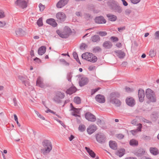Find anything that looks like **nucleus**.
I'll use <instances>...</instances> for the list:
<instances>
[{
	"instance_id": "f257e3e1",
	"label": "nucleus",
	"mask_w": 159,
	"mask_h": 159,
	"mask_svg": "<svg viewBox=\"0 0 159 159\" xmlns=\"http://www.w3.org/2000/svg\"><path fill=\"white\" fill-rule=\"evenodd\" d=\"M52 145L51 142L48 140H44L42 143V146L40 149L41 153L44 155L49 153L52 150Z\"/></svg>"
},
{
	"instance_id": "f03ea898",
	"label": "nucleus",
	"mask_w": 159,
	"mask_h": 159,
	"mask_svg": "<svg viewBox=\"0 0 159 159\" xmlns=\"http://www.w3.org/2000/svg\"><path fill=\"white\" fill-rule=\"evenodd\" d=\"M119 97V94L117 93H111L109 97L110 102L116 106H119L121 104L120 100L118 99Z\"/></svg>"
},
{
	"instance_id": "7ed1b4c3",
	"label": "nucleus",
	"mask_w": 159,
	"mask_h": 159,
	"mask_svg": "<svg viewBox=\"0 0 159 159\" xmlns=\"http://www.w3.org/2000/svg\"><path fill=\"white\" fill-rule=\"evenodd\" d=\"M56 32L61 37L66 38L69 36L71 33V31L70 28L66 27L61 31L58 30Z\"/></svg>"
},
{
	"instance_id": "20e7f679",
	"label": "nucleus",
	"mask_w": 159,
	"mask_h": 159,
	"mask_svg": "<svg viewBox=\"0 0 159 159\" xmlns=\"http://www.w3.org/2000/svg\"><path fill=\"white\" fill-rule=\"evenodd\" d=\"M82 57L83 59L92 62H96L98 59L97 57L94 54L88 52L83 53Z\"/></svg>"
},
{
	"instance_id": "39448f33",
	"label": "nucleus",
	"mask_w": 159,
	"mask_h": 159,
	"mask_svg": "<svg viewBox=\"0 0 159 159\" xmlns=\"http://www.w3.org/2000/svg\"><path fill=\"white\" fill-rule=\"evenodd\" d=\"M28 1L27 0H16L15 2L16 6L21 9L26 8L28 6Z\"/></svg>"
},
{
	"instance_id": "423d86ee",
	"label": "nucleus",
	"mask_w": 159,
	"mask_h": 159,
	"mask_svg": "<svg viewBox=\"0 0 159 159\" xmlns=\"http://www.w3.org/2000/svg\"><path fill=\"white\" fill-rule=\"evenodd\" d=\"M146 96L149 100L152 102H155L156 98L154 92L150 89H147L146 92Z\"/></svg>"
},
{
	"instance_id": "0eeeda50",
	"label": "nucleus",
	"mask_w": 159,
	"mask_h": 159,
	"mask_svg": "<svg viewBox=\"0 0 159 159\" xmlns=\"http://www.w3.org/2000/svg\"><path fill=\"white\" fill-rule=\"evenodd\" d=\"M56 17L57 21L60 22H62L66 19V16L64 12H59L56 14Z\"/></svg>"
},
{
	"instance_id": "6e6552de",
	"label": "nucleus",
	"mask_w": 159,
	"mask_h": 159,
	"mask_svg": "<svg viewBox=\"0 0 159 159\" xmlns=\"http://www.w3.org/2000/svg\"><path fill=\"white\" fill-rule=\"evenodd\" d=\"M64 97V94L60 92H57L54 97V100L55 101L59 102L60 99L63 98Z\"/></svg>"
},
{
	"instance_id": "1a4fd4ad",
	"label": "nucleus",
	"mask_w": 159,
	"mask_h": 159,
	"mask_svg": "<svg viewBox=\"0 0 159 159\" xmlns=\"http://www.w3.org/2000/svg\"><path fill=\"white\" fill-rule=\"evenodd\" d=\"M69 0H60L57 4L56 6L58 8H61L67 4Z\"/></svg>"
},
{
	"instance_id": "9d476101",
	"label": "nucleus",
	"mask_w": 159,
	"mask_h": 159,
	"mask_svg": "<svg viewBox=\"0 0 159 159\" xmlns=\"http://www.w3.org/2000/svg\"><path fill=\"white\" fill-rule=\"evenodd\" d=\"M85 116L86 119L89 121L94 122L96 120L95 116L89 112L86 113Z\"/></svg>"
},
{
	"instance_id": "9b49d317",
	"label": "nucleus",
	"mask_w": 159,
	"mask_h": 159,
	"mask_svg": "<svg viewBox=\"0 0 159 159\" xmlns=\"http://www.w3.org/2000/svg\"><path fill=\"white\" fill-rule=\"evenodd\" d=\"M95 99L97 102L100 103H103L105 101L104 97L101 94L97 95L95 97Z\"/></svg>"
},
{
	"instance_id": "f8f14e48",
	"label": "nucleus",
	"mask_w": 159,
	"mask_h": 159,
	"mask_svg": "<svg viewBox=\"0 0 159 159\" xmlns=\"http://www.w3.org/2000/svg\"><path fill=\"white\" fill-rule=\"evenodd\" d=\"M97 129V127L95 125H90L87 128V131L88 133L91 134L93 133Z\"/></svg>"
},
{
	"instance_id": "ddd939ff",
	"label": "nucleus",
	"mask_w": 159,
	"mask_h": 159,
	"mask_svg": "<svg viewBox=\"0 0 159 159\" xmlns=\"http://www.w3.org/2000/svg\"><path fill=\"white\" fill-rule=\"evenodd\" d=\"M126 103L130 106H133L135 104V101L134 98L131 97H128L126 100Z\"/></svg>"
},
{
	"instance_id": "4468645a",
	"label": "nucleus",
	"mask_w": 159,
	"mask_h": 159,
	"mask_svg": "<svg viewBox=\"0 0 159 159\" xmlns=\"http://www.w3.org/2000/svg\"><path fill=\"white\" fill-rule=\"evenodd\" d=\"M97 141L99 143H102L105 141V137L101 134H97L96 136Z\"/></svg>"
},
{
	"instance_id": "2eb2a0df",
	"label": "nucleus",
	"mask_w": 159,
	"mask_h": 159,
	"mask_svg": "<svg viewBox=\"0 0 159 159\" xmlns=\"http://www.w3.org/2000/svg\"><path fill=\"white\" fill-rule=\"evenodd\" d=\"M15 32L16 34L19 36H23L26 34L25 31L21 28L16 29Z\"/></svg>"
},
{
	"instance_id": "dca6fc26",
	"label": "nucleus",
	"mask_w": 159,
	"mask_h": 159,
	"mask_svg": "<svg viewBox=\"0 0 159 159\" xmlns=\"http://www.w3.org/2000/svg\"><path fill=\"white\" fill-rule=\"evenodd\" d=\"M145 97V93L143 90L139 89V100L141 102H142L144 100Z\"/></svg>"
},
{
	"instance_id": "f3484780",
	"label": "nucleus",
	"mask_w": 159,
	"mask_h": 159,
	"mask_svg": "<svg viewBox=\"0 0 159 159\" xmlns=\"http://www.w3.org/2000/svg\"><path fill=\"white\" fill-rule=\"evenodd\" d=\"M46 22L47 23L51 25L53 27H55L57 26V24L55 20L53 18H50L47 19Z\"/></svg>"
},
{
	"instance_id": "a211bd4d",
	"label": "nucleus",
	"mask_w": 159,
	"mask_h": 159,
	"mask_svg": "<svg viewBox=\"0 0 159 159\" xmlns=\"http://www.w3.org/2000/svg\"><path fill=\"white\" fill-rule=\"evenodd\" d=\"M95 22L98 24L105 23L106 20L102 16H99L96 17L95 19Z\"/></svg>"
},
{
	"instance_id": "6ab92c4d",
	"label": "nucleus",
	"mask_w": 159,
	"mask_h": 159,
	"mask_svg": "<svg viewBox=\"0 0 159 159\" xmlns=\"http://www.w3.org/2000/svg\"><path fill=\"white\" fill-rule=\"evenodd\" d=\"M36 85L41 88H43L44 87L45 85L43 83V80L41 77H39L38 78L36 82Z\"/></svg>"
},
{
	"instance_id": "aec40b11",
	"label": "nucleus",
	"mask_w": 159,
	"mask_h": 159,
	"mask_svg": "<svg viewBox=\"0 0 159 159\" xmlns=\"http://www.w3.org/2000/svg\"><path fill=\"white\" fill-rule=\"evenodd\" d=\"M70 106L72 107L71 110L73 111V112L72 113V115L75 116H78L77 114L79 113L80 109L74 108L71 103L70 104Z\"/></svg>"
},
{
	"instance_id": "412c9836",
	"label": "nucleus",
	"mask_w": 159,
	"mask_h": 159,
	"mask_svg": "<svg viewBox=\"0 0 159 159\" xmlns=\"http://www.w3.org/2000/svg\"><path fill=\"white\" fill-rule=\"evenodd\" d=\"M88 82V80L87 78L82 77L79 82V84L81 86H82L87 84Z\"/></svg>"
},
{
	"instance_id": "4be33fe9",
	"label": "nucleus",
	"mask_w": 159,
	"mask_h": 159,
	"mask_svg": "<svg viewBox=\"0 0 159 159\" xmlns=\"http://www.w3.org/2000/svg\"><path fill=\"white\" fill-rule=\"evenodd\" d=\"M115 54L120 58H123L125 56V53L121 51H117L114 52Z\"/></svg>"
},
{
	"instance_id": "5701e85b",
	"label": "nucleus",
	"mask_w": 159,
	"mask_h": 159,
	"mask_svg": "<svg viewBox=\"0 0 159 159\" xmlns=\"http://www.w3.org/2000/svg\"><path fill=\"white\" fill-rule=\"evenodd\" d=\"M112 46V43L110 41H106L103 44V46L106 48H110Z\"/></svg>"
},
{
	"instance_id": "b1692460",
	"label": "nucleus",
	"mask_w": 159,
	"mask_h": 159,
	"mask_svg": "<svg viewBox=\"0 0 159 159\" xmlns=\"http://www.w3.org/2000/svg\"><path fill=\"white\" fill-rule=\"evenodd\" d=\"M110 147L112 149L116 150L117 149V145L116 143L114 141H110L109 143Z\"/></svg>"
},
{
	"instance_id": "393cba45",
	"label": "nucleus",
	"mask_w": 159,
	"mask_h": 159,
	"mask_svg": "<svg viewBox=\"0 0 159 159\" xmlns=\"http://www.w3.org/2000/svg\"><path fill=\"white\" fill-rule=\"evenodd\" d=\"M46 51V48L44 46H42L38 49V54L40 55H42Z\"/></svg>"
},
{
	"instance_id": "a878e982",
	"label": "nucleus",
	"mask_w": 159,
	"mask_h": 159,
	"mask_svg": "<svg viewBox=\"0 0 159 159\" xmlns=\"http://www.w3.org/2000/svg\"><path fill=\"white\" fill-rule=\"evenodd\" d=\"M85 149L88 153L89 155L92 158H94L95 157L96 154L94 152L89 148L85 147Z\"/></svg>"
},
{
	"instance_id": "bb28decb",
	"label": "nucleus",
	"mask_w": 159,
	"mask_h": 159,
	"mask_svg": "<svg viewBox=\"0 0 159 159\" xmlns=\"http://www.w3.org/2000/svg\"><path fill=\"white\" fill-rule=\"evenodd\" d=\"M125 153V150L124 149H121L116 152V154L120 157L122 156Z\"/></svg>"
},
{
	"instance_id": "cd10ccee",
	"label": "nucleus",
	"mask_w": 159,
	"mask_h": 159,
	"mask_svg": "<svg viewBox=\"0 0 159 159\" xmlns=\"http://www.w3.org/2000/svg\"><path fill=\"white\" fill-rule=\"evenodd\" d=\"M76 90V88L74 87H72L68 89L66 91V93L68 94H71L75 93Z\"/></svg>"
},
{
	"instance_id": "c85d7f7f",
	"label": "nucleus",
	"mask_w": 159,
	"mask_h": 159,
	"mask_svg": "<svg viewBox=\"0 0 159 159\" xmlns=\"http://www.w3.org/2000/svg\"><path fill=\"white\" fill-rule=\"evenodd\" d=\"M149 150L150 152L155 155H157L159 153L157 149L156 148H150Z\"/></svg>"
},
{
	"instance_id": "c756f323",
	"label": "nucleus",
	"mask_w": 159,
	"mask_h": 159,
	"mask_svg": "<svg viewBox=\"0 0 159 159\" xmlns=\"http://www.w3.org/2000/svg\"><path fill=\"white\" fill-rule=\"evenodd\" d=\"M129 144L132 146H137L138 145V142L135 139H132L130 141Z\"/></svg>"
},
{
	"instance_id": "7c9ffc66",
	"label": "nucleus",
	"mask_w": 159,
	"mask_h": 159,
	"mask_svg": "<svg viewBox=\"0 0 159 159\" xmlns=\"http://www.w3.org/2000/svg\"><path fill=\"white\" fill-rule=\"evenodd\" d=\"M91 40L93 42H98L100 40V37L97 35H94L91 38Z\"/></svg>"
},
{
	"instance_id": "2f4dec72",
	"label": "nucleus",
	"mask_w": 159,
	"mask_h": 159,
	"mask_svg": "<svg viewBox=\"0 0 159 159\" xmlns=\"http://www.w3.org/2000/svg\"><path fill=\"white\" fill-rule=\"evenodd\" d=\"M109 20L111 21H115L116 19V17L114 15L110 14H108L107 15Z\"/></svg>"
},
{
	"instance_id": "473e14b6",
	"label": "nucleus",
	"mask_w": 159,
	"mask_h": 159,
	"mask_svg": "<svg viewBox=\"0 0 159 159\" xmlns=\"http://www.w3.org/2000/svg\"><path fill=\"white\" fill-rule=\"evenodd\" d=\"M73 55L74 58L80 64H81L80 62V60L78 58V55L77 53L75 52H74L73 53Z\"/></svg>"
},
{
	"instance_id": "72a5a7b5",
	"label": "nucleus",
	"mask_w": 159,
	"mask_h": 159,
	"mask_svg": "<svg viewBox=\"0 0 159 159\" xmlns=\"http://www.w3.org/2000/svg\"><path fill=\"white\" fill-rule=\"evenodd\" d=\"M86 129V127L84 125H80L79 127V130L81 132H83Z\"/></svg>"
},
{
	"instance_id": "f704fd0d",
	"label": "nucleus",
	"mask_w": 159,
	"mask_h": 159,
	"mask_svg": "<svg viewBox=\"0 0 159 159\" xmlns=\"http://www.w3.org/2000/svg\"><path fill=\"white\" fill-rule=\"evenodd\" d=\"M39 11L41 12L43 11L45 8V6L42 3H40L39 4Z\"/></svg>"
},
{
	"instance_id": "c9c22d12",
	"label": "nucleus",
	"mask_w": 159,
	"mask_h": 159,
	"mask_svg": "<svg viewBox=\"0 0 159 159\" xmlns=\"http://www.w3.org/2000/svg\"><path fill=\"white\" fill-rule=\"evenodd\" d=\"M37 24L39 26H41L43 25V20L42 18H40L37 22Z\"/></svg>"
},
{
	"instance_id": "e433bc0d",
	"label": "nucleus",
	"mask_w": 159,
	"mask_h": 159,
	"mask_svg": "<svg viewBox=\"0 0 159 159\" xmlns=\"http://www.w3.org/2000/svg\"><path fill=\"white\" fill-rule=\"evenodd\" d=\"M137 127L136 129L139 132H141L142 131V129L143 127L141 123H138L137 125Z\"/></svg>"
},
{
	"instance_id": "4c0bfd02",
	"label": "nucleus",
	"mask_w": 159,
	"mask_h": 159,
	"mask_svg": "<svg viewBox=\"0 0 159 159\" xmlns=\"http://www.w3.org/2000/svg\"><path fill=\"white\" fill-rule=\"evenodd\" d=\"M74 102L76 104H79L81 102V99L79 97H76L74 99Z\"/></svg>"
},
{
	"instance_id": "58836bf2",
	"label": "nucleus",
	"mask_w": 159,
	"mask_h": 159,
	"mask_svg": "<svg viewBox=\"0 0 159 159\" xmlns=\"http://www.w3.org/2000/svg\"><path fill=\"white\" fill-rule=\"evenodd\" d=\"M140 120L141 122L146 123H151V122L150 121L142 117H141L140 118Z\"/></svg>"
},
{
	"instance_id": "ea45409f",
	"label": "nucleus",
	"mask_w": 159,
	"mask_h": 159,
	"mask_svg": "<svg viewBox=\"0 0 159 159\" xmlns=\"http://www.w3.org/2000/svg\"><path fill=\"white\" fill-rule=\"evenodd\" d=\"M98 34H99L101 36H105L107 34V33L106 31H100L98 33Z\"/></svg>"
},
{
	"instance_id": "a19ab883",
	"label": "nucleus",
	"mask_w": 159,
	"mask_h": 159,
	"mask_svg": "<svg viewBox=\"0 0 159 159\" xmlns=\"http://www.w3.org/2000/svg\"><path fill=\"white\" fill-rule=\"evenodd\" d=\"M101 89V88L100 87H98L97 88L92 89L91 90V94L92 95H93L95 93H96L97 91H98L99 90Z\"/></svg>"
},
{
	"instance_id": "79ce46f5",
	"label": "nucleus",
	"mask_w": 159,
	"mask_h": 159,
	"mask_svg": "<svg viewBox=\"0 0 159 159\" xmlns=\"http://www.w3.org/2000/svg\"><path fill=\"white\" fill-rule=\"evenodd\" d=\"M156 55V53L153 50H151L149 52V55L152 57H154Z\"/></svg>"
},
{
	"instance_id": "37998d69",
	"label": "nucleus",
	"mask_w": 159,
	"mask_h": 159,
	"mask_svg": "<svg viewBox=\"0 0 159 159\" xmlns=\"http://www.w3.org/2000/svg\"><path fill=\"white\" fill-rule=\"evenodd\" d=\"M5 16L4 12L3 11L0 10V19L4 18Z\"/></svg>"
},
{
	"instance_id": "c03bdc74",
	"label": "nucleus",
	"mask_w": 159,
	"mask_h": 159,
	"mask_svg": "<svg viewBox=\"0 0 159 159\" xmlns=\"http://www.w3.org/2000/svg\"><path fill=\"white\" fill-rule=\"evenodd\" d=\"M131 2L134 4H136L139 3L141 0H130Z\"/></svg>"
},
{
	"instance_id": "a18cd8bd",
	"label": "nucleus",
	"mask_w": 159,
	"mask_h": 159,
	"mask_svg": "<svg viewBox=\"0 0 159 159\" xmlns=\"http://www.w3.org/2000/svg\"><path fill=\"white\" fill-rule=\"evenodd\" d=\"M87 47V45L84 43H82L80 46V48L82 50L85 49Z\"/></svg>"
},
{
	"instance_id": "49530a36",
	"label": "nucleus",
	"mask_w": 159,
	"mask_h": 159,
	"mask_svg": "<svg viewBox=\"0 0 159 159\" xmlns=\"http://www.w3.org/2000/svg\"><path fill=\"white\" fill-rule=\"evenodd\" d=\"M111 40L113 42H116L118 40V38L116 37L115 36H112L110 38Z\"/></svg>"
},
{
	"instance_id": "de8ad7c7",
	"label": "nucleus",
	"mask_w": 159,
	"mask_h": 159,
	"mask_svg": "<svg viewBox=\"0 0 159 159\" xmlns=\"http://www.w3.org/2000/svg\"><path fill=\"white\" fill-rule=\"evenodd\" d=\"M6 25V23L5 21H0V28H2L5 26Z\"/></svg>"
},
{
	"instance_id": "09e8293b",
	"label": "nucleus",
	"mask_w": 159,
	"mask_h": 159,
	"mask_svg": "<svg viewBox=\"0 0 159 159\" xmlns=\"http://www.w3.org/2000/svg\"><path fill=\"white\" fill-rule=\"evenodd\" d=\"M138 132L136 129V130H132L130 131L131 133L134 135H136Z\"/></svg>"
},
{
	"instance_id": "8fccbe9b",
	"label": "nucleus",
	"mask_w": 159,
	"mask_h": 159,
	"mask_svg": "<svg viewBox=\"0 0 159 159\" xmlns=\"http://www.w3.org/2000/svg\"><path fill=\"white\" fill-rule=\"evenodd\" d=\"M125 12L126 15H129L131 13V11L129 9H127L125 11Z\"/></svg>"
},
{
	"instance_id": "3c124183",
	"label": "nucleus",
	"mask_w": 159,
	"mask_h": 159,
	"mask_svg": "<svg viewBox=\"0 0 159 159\" xmlns=\"http://www.w3.org/2000/svg\"><path fill=\"white\" fill-rule=\"evenodd\" d=\"M95 68V66H89L88 68L89 70H94Z\"/></svg>"
},
{
	"instance_id": "603ef678",
	"label": "nucleus",
	"mask_w": 159,
	"mask_h": 159,
	"mask_svg": "<svg viewBox=\"0 0 159 159\" xmlns=\"http://www.w3.org/2000/svg\"><path fill=\"white\" fill-rule=\"evenodd\" d=\"M117 137L118 139H121L123 138L124 136L121 134H119L117 135Z\"/></svg>"
},
{
	"instance_id": "864d4df0",
	"label": "nucleus",
	"mask_w": 159,
	"mask_h": 159,
	"mask_svg": "<svg viewBox=\"0 0 159 159\" xmlns=\"http://www.w3.org/2000/svg\"><path fill=\"white\" fill-rule=\"evenodd\" d=\"M131 124L135 125L137 123V121L135 119L131 121Z\"/></svg>"
},
{
	"instance_id": "5fc2aeb1",
	"label": "nucleus",
	"mask_w": 159,
	"mask_h": 159,
	"mask_svg": "<svg viewBox=\"0 0 159 159\" xmlns=\"http://www.w3.org/2000/svg\"><path fill=\"white\" fill-rule=\"evenodd\" d=\"M125 29V26L118 28V30L119 32H121L122 30H123Z\"/></svg>"
},
{
	"instance_id": "6e6d98bb",
	"label": "nucleus",
	"mask_w": 159,
	"mask_h": 159,
	"mask_svg": "<svg viewBox=\"0 0 159 159\" xmlns=\"http://www.w3.org/2000/svg\"><path fill=\"white\" fill-rule=\"evenodd\" d=\"M94 50L95 51H99L101 50V49L99 47H97L94 48Z\"/></svg>"
},
{
	"instance_id": "4d7b16f0",
	"label": "nucleus",
	"mask_w": 159,
	"mask_h": 159,
	"mask_svg": "<svg viewBox=\"0 0 159 159\" xmlns=\"http://www.w3.org/2000/svg\"><path fill=\"white\" fill-rule=\"evenodd\" d=\"M124 6H126L128 5V3L125 0H121Z\"/></svg>"
},
{
	"instance_id": "13d9d810",
	"label": "nucleus",
	"mask_w": 159,
	"mask_h": 159,
	"mask_svg": "<svg viewBox=\"0 0 159 159\" xmlns=\"http://www.w3.org/2000/svg\"><path fill=\"white\" fill-rule=\"evenodd\" d=\"M116 46L118 48H120L121 47L122 45L120 43H118L116 44Z\"/></svg>"
},
{
	"instance_id": "bf43d9fd",
	"label": "nucleus",
	"mask_w": 159,
	"mask_h": 159,
	"mask_svg": "<svg viewBox=\"0 0 159 159\" xmlns=\"http://www.w3.org/2000/svg\"><path fill=\"white\" fill-rule=\"evenodd\" d=\"M41 119L43 120H45V118L40 114L38 116Z\"/></svg>"
},
{
	"instance_id": "052dcab7",
	"label": "nucleus",
	"mask_w": 159,
	"mask_h": 159,
	"mask_svg": "<svg viewBox=\"0 0 159 159\" xmlns=\"http://www.w3.org/2000/svg\"><path fill=\"white\" fill-rule=\"evenodd\" d=\"M156 38H159V31H157L155 34Z\"/></svg>"
},
{
	"instance_id": "680f3d73",
	"label": "nucleus",
	"mask_w": 159,
	"mask_h": 159,
	"mask_svg": "<svg viewBox=\"0 0 159 159\" xmlns=\"http://www.w3.org/2000/svg\"><path fill=\"white\" fill-rule=\"evenodd\" d=\"M46 112L47 113L51 112V113H54V112L53 111H52L51 110H50V109L47 110L46 111Z\"/></svg>"
},
{
	"instance_id": "e2e57ef3",
	"label": "nucleus",
	"mask_w": 159,
	"mask_h": 159,
	"mask_svg": "<svg viewBox=\"0 0 159 159\" xmlns=\"http://www.w3.org/2000/svg\"><path fill=\"white\" fill-rule=\"evenodd\" d=\"M14 119L16 121H17L18 120V118L17 117V116H16V114H14Z\"/></svg>"
},
{
	"instance_id": "0e129e2a",
	"label": "nucleus",
	"mask_w": 159,
	"mask_h": 159,
	"mask_svg": "<svg viewBox=\"0 0 159 159\" xmlns=\"http://www.w3.org/2000/svg\"><path fill=\"white\" fill-rule=\"evenodd\" d=\"M74 138V136L71 135L70 136L69 138V139L70 141H71Z\"/></svg>"
},
{
	"instance_id": "69168bd1",
	"label": "nucleus",
	"mask_w": 159,
	"mask_h": 159,
	"mask_svg": "<svg viewBox=\"0 0 159 159\" xmlns=\"http://www.w3.org/2000/svg\"><path fill=\"white\" fill-rule=\"evenodd\" d=\"M71 76L70 75H68V77H67L68 80L69 81H71Z\"/></svg>"
},
{
	"instance_id": "338daca9",
	"label": "nucleus",
	"mask_w": 159,
	"mask_h": 159,
	"mask_svg": "<svg viewBox=\"0 0 159 159\" xmlns=\"http://www.w3.org/2000/svg\"><path fill=\"white\" fill-rule=\"evenodd\" d=\"M58 122L63 126L65 127V125L61 121L59 120L58 121Z\"/></svg>"
},
{
	"instance_id": "774afa93",
	"label": "nucleus",
	"mask_w": 159,
	"mask_h": 159,
	"mask_svg": "<svg viewBox=\"0 0 159 159\" xmlns=\"http://www.w3.org/2000/svg\"><path fill=\"white\" fill-rule=\"evenodd\" d=\"M125 159H137L136 158L133 157H129L128 158H126Z\"/></svg>"
}]
</instances>
